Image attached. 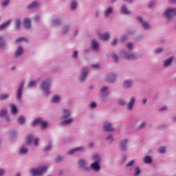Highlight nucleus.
Wrapping results in <instances>:
<instances>
[{"mask_svg":"<svg viewBox=\"0 0 176 176\" xmlns=\"http://www.w3.org/2000/svg\"><path fill=\"white\" fill-rule=\"evenodd\" d=\"M158 151L160 152V153H164V152H166V147H160Z\"/></svg>","mask_w":176,"mask_h":176,"instance_id":"nucleus-41","label":"nucleus"},{"mask_svg":"<svg viewBox=\"0 0 176 176\" xmlns=\"http://www.w3.org/2000/svg\"><path fill=\"white\" fill-rule=\"evenodd\" d=\"M71 115V113L67 109L63 110V119H67Z\"/></svg>","mask_w":176,"mask_h":176,"instance_id":"nucleus-25","label":"nucleus"},{"mask_svg":"<svg viewBox=\"0 0 176 176\" xmlns=\"http://www.w3.org/2000/svg\"><path fill=\"white\" fill-rule=\"evenodd\" d=\"M160 52H163V48H157L155 50V53H160Z\"/></svg>","mask_w":176,"mask_h":176,"instance_id":"nucleus-54","label":"nucleus"},{"mask_svg":"<svg viewBox=\"0 0 176 176\" xmlns=\"http://www.w3.org/2000/svg\"><path fill=\"white\" fill-rule=\"evenodd\" d=\"M93 159L95 161V163H100V155H94L93 156Z\"/></svg>","mask_w":176,"mask_h":176,"instance_id":"nucleus-32","label":"nucleus"},{"mask_svg":"<svg viewBox=\"0 0 176 176\" xmlns=\"http://www.w3.org/2000/svg\"><path fill=\"white\" fill-rule=\"evenodd\" d=\"M142 27L144 28V30H148V28H149V24L147 23V22H143Z\"/></svg>","mask_w":176,"mask_h":176,"instance_id":"nucleus-37","label":"nucleus"},{"mask_svg":"<svg viewBox=\"0 0 176 176\" xmlns=\"http://www.w3.org/2000/svg\"><path fill=\"white\" fill-rule=\"evenodd\" d=\"M28 152V149H27V148L24 147V146H21L20 148V153L23 154V153H27Z\"/></svg>","mask_w":176,"mask_h":176,"instance_id":"nucleus-33","label":"nucleus"},{"mask_svg":"<svg viewBox=\"0 0 176 176\" xmlns=\"http://www.w3.org/2000/svg\"><path fill=\"white\" fill-rule=\"evenodd\" d=\"M20 25H21V22L17 19L15 21V27L17 30L20 29Z\"/></svg>","mask_w":176,"mask_h":176,"instance_id":"nucleus-34","label":"nucleus"},{"mask_svg":"<svg viewBox=\"0 0 176 176\" xmlns=\"http://www.w3.org/2000/svg\"><path fill=\"white\" fill-rule=\"evenodd\" d=\"M108 90V87H104L100 89L101 93H104V91H107Z\"/></svg>","mask_w":176,"mask_h":176,"instance_id":"nucleus-49","label":"nucleus"},{"mask_svg":"<svg viewBox=\"0 0 176 176\" xmlns=\"http://www.w3.org/2000/svg\"><path fill=\"white\" fill-rule=\"evenodd\" d=\"M170 3H176V0H170Z\"/></svg>","mask_w":176,"mask_h":176,"instance_id":"nucleus-64","label":"nucleus"},{"mask_svg":"<svg viewBox=\"0 0 176 176\" xmlns=\"http://www.w3.org/2000/svg\"><path fill=\"white\" fill-rule=\"evenodd\" d=\"M73 57H74V58H76V57H78V51H74V52Z\"/></svg>","mask_w":176,"mask_h":176,"instance_id":"nucleus-55","label":"nucleus"},{"mask_svg":"<svg viewBox=\"0 0 176 176\" xmlns=\"http://www.w3.org/2000/svg\"><path fill=\"white\" fill-rule=\"evenodd\" d=\"M91 67H92V68L98 69V68H100V65H98V64L92 65Z\"/></svg>","mask_w":176,"mask_h":176,"instance_id":"nucleus-57","label":"nucleus"},{"mask_svg":"<svg viewBox=\"0 0 176 176\" xmlns=\"http://www.w3.org/2000/svg\"><path fill=\"white\" fill-rule=\"evenodd\" d=\"M96 107H97V104H96L94 102H93L90 105L91 108H96Z\"/></svg>","mask_w":176,"mask_h":176,"instance_id":"nucleus-53","label":"nucleus"},{"mask_svg":"<svg viewBox=\"0 0 176 176\" xmlns=\"http://www.w3.org/2000/svg\"><path fill=\"white\" fill-rule=\"evenodd\" d=\"M10 107H11V112L12 115H16V113H17V108L14 104H11Z\"/></svg>","mask_w":176,"mask_h":176,"instance_id":"nucleus-24","label":"nucleus"},{"mask_svg":"<svg viewBox=\"0 0 176 176\" xmlns=\"http://www.w3.org/2000/svg\"><path fill=\"white\" fill-rule=\"evenodd\" d=\"M25 38H16L15 42L16 43H20V42H23V41H25Z\"/></svg>","mask_w":176,"mask_h":176,"instance_id":"nucleus-46","label":"nucleus"},{"mask_svg":"<svg viewBox=\"0 0 176 176\" xmlns=\"http://www.w3.org/2000/svg\"><path fill=\"white\" fill-rule=\"evenodd\" d=\"M103 130L104 131H113V128H112V125L110 123L104 122L103 124Z\"/></svg>","mask_w":176,"mask_h":176,"instance_id":"nucleus-7","label":"nucleus"},{"mask_svg":"<svg viewBox=\"0 0 176 176\" xmlns=\"http://www.w3.org/2000/svg\"><path fill=\"white\" fill-rule=\"evenodd\" d=\"M124 54H125V57L127 60H133V58H135V55L131 54H127L126 52L124 51Z\"/></svg>","mask_w":176,"mask_h":176,"instance_id":"nucleus-19","label":"nucleus"},{"mask_svg":"<svg viewBox=\"0 0 176 176\" xmlns=\"http://www.w3.org/2000/svg\"><path fill=\"white\" fill-rule=\"evenodd\" d=\"M74 122V119L69 118L68 120H65V121L61 122L62 126H67V124H70V123H72Z\"/></svg>","mask_w":176,"mask_h":176,"instance_id":"nucleus-20","label":"nucleus"},{"mask_svg":"<svg viewBox=\"0 0 176 176\" xmlns=\"http://www.w3.org/2000/svg\"><path fill=\"white\" fill-rule=\"evenodd\" d=\"M50 83H52L50 80H45L41 84V89L45 91L47 96L50 94V91H49V89H50Z\"/></svg>","mask_w":176,"mask_h":176,"instance_id":"nucleus-3","label":"nucleus"},{"mask_svg":"<svg viewBox=\"0 0 176 176\" xmlns=\"http://www.w3.org/2000/svg\"><path fill=\"white\" fill-rule=\"evenodd\" d=\"M87 74H89V69H87L86 67H83L82 72V76L80 78V82H83V80H85L86 79V78L87 77Z\"/></svg>","mask_w":176,"mask_h":176,"instance_id":"nucleus-6","label":"nucleus"},{"mask_svg":"<svg viewBox=\"0 0 176 176\" xmlns=\"http://www.w3.org/2000/svg\"><path fill=\"white\" fill-rule=\"evenodd\" d=\"M126 41H127V37L124 36L121 38V42H126Z\"/></svg>","mask_w":176,"mask_h":176,"instance_id":"nucleus-59","label":"nucleus"},{"mask_svg":"<svg viewBox=\"0 0 176 176\" xmlns=\"http://www.w3.org/2000/svg\"><path fill=\"white\" fill-rule=\"evenodd\" d=\"M129 142V140L127 139H124L120 142V148L121 151H126V144Z\"/></svg>","mask_w":176,"mask_h":176,"instance_id":"nucleus-9","label":"nucleus"},{"mask_svg":"<svg viewBox=\"0 0 176 176\" xmlns=\"http://www.w3.org/2000/svg\"><path fill=\"white\" fill-rule=\"evenodd\" d=\"M119 105H125L126 101L123 100L122 99L119 100L118 101Z\"/></svg>","mask_w":176,"mask_h":176,"instance_id":"nucleus-45","label":"nucleus"},{"mask_svg":"<svg viewBox=\"0 0 176 176\" xmlns=\"http://www.w3.org/2000/svg\"><path fill=\"white\" fill-rule=\"evenodd\" d=\"M92 47L96 50V52H98L100 49V46L98 45V43L96 40L92 41Z\"/></svg>","mask_w":176,"mask_h":176,"instance_id":"nucleus-14","label":"nucleus"},{"mask_svg":"<svg viewBox=\"0 0 176 176\" xmlns=\"http://www.w3.org/2000/svg\"><path fill=\"white\" fill-rule=\"evenodd\" d=\"M35 85H36V81L33 80V81H30V82H29V84L28 85V86L29 87H32V86H35Z\"/></svg>","mask_w":176,"mask_h":176,"instance_id":"nucleus-38","label":"nucleus"},{"mask_svg":"<svg viewBox=\"0 0 176 176\" xmlns=\"http://www.w3.org/2000/svg\"><path fill=\"white\" fill-rule=\"evenodd\" d=\"M38 124H40L43 129L47 127V122L44 121L42 118L36 119L32 123V126H38Z\"/></svg>","mask_w":176,"mask_h":176,"instance_id":"nucleus-2","label":"nucleus"},{"mask_svg":"<svg viewBox=\"0 0 176 176\" xmlns=\"http://www.w3.org/2000/svg\"><path fill=\"white\" fill-rule=\"evenodd\" d=\"M111 13H112V8L109 7L107 9V10H106L105 12H104L105 17H108V16H109V14H111Z\"/></svg>","mask_w":176,"mask_h":176,"instance_id":"nucleus-28","label":"nucleus"},{"mask_svg":"<svg viewBox=\"0 0 176 176\" xmlns=\"http://www.w3.org/2000/svg\"><path fill=\"white\" fill-rule=\"evenodd\" d=\"M23 27L25 28H31V21L29 19H24Z\"/></svg>","mask_w":176,"mask_h":176,"instance_id":"nucleus-11","label":"nucleus"},{"mask_svg":"<svg viewBox=\"0 0 176 176\" xmlns=\"http://www.w3.org/2000/svg\"><path fill=\"white\" fill-rule=\"evenodd\" d=\"M79 167H85L86 166V162L84 160H80L78 161Z\"/></svg>","mask_w":176,"mask_h":176,"instance_id":"nucleus-27","label":"nucleus"},{"mask_svg":"<svg viewBox=\"0 0 176 176\" xmlns=\"http://www.w3.org/2000/svg\"><path fill=\"white\" fill-rule=\"evenodd\" d=\"M121 12L124 14H130V13H131V12H130V10H129L124 6L121 7Z\"/></svg>","mask_w":176,"mask_h":176,"instance_id":"nucleus-17","label":"nucleus"},{"mask_svg":"<svg viewBox=\"0 0 176 176\" xmlns=\"http://www.w3.org/2000/svg\"><path fill=\"white\" fill-rule=\"evenodd\" d=\"M10 24V20H9L7 23L0 25V30H3L8 27Z\"/></svg>","mask_w":176,"mask_h":176,"instance_id":"nucleus-30","label":"nucleus"},{"mask_svg":"<svg viewBox=\"0 0 176 176\" xmlns=\"http://www.w3.org/2000/svg\"><path fill=\"white\" fill-rule=\"evenodd\" d=\"M144 127H145V122L141 123V124L138 126V129L139 130H141V129H144Z\"/></svg>","mask_w":176,"mask_h":176,"instance_id":"nucleus-47","label":"nucleus"},{"mask_svg":"<svg viewBox=\"0 0 176 176\" xmlns=\"http://www.w3.org/2000/svg\"><path fill=\"white\" fill-rule=\"evenodd\" d=\"M106 140H111V141H112V135H109L107 136V138H106Z\"/></svg>","mask_w":176,"mask_h":176,"instance_id":"nucleus-60","label":"nucleus"},{"mask_svg":"<svg viewBox=\"0 0 176 176\" xmlns=\"http://www.w3.org/2000/svg\"><path fill=\"white\" fill-rule=\"evenodd\" d=\"M9 3V0H5L1 3L2 6H6Z\"/></svg>","mask_w":176,"mask_h":176,"instance_id":"nucleus-48","label":"nucleus"},{"mask_svg":"<svg viewBox=\"0 0 176 176\" xmlns=\"http://www.w3.org/2000/svg\"><path fill=\"white\" fill-rule=\"evenodd\" d=\"M171 63H173V57H170L169 58L164 60V67H168Z\"/></svg>","mask_w":176,"mask_h":176,"instance_id":"nucleus-15","label":"nucleus"},{"mask_svg":"<svg viewBox=\"0 0 176 176\" xmlns=\"http://www.w3.org/2000/svg\"><path fill=\"white\" fill-rule=\"evenodd\" d=\"M138 21H140V23H142V16H138Z\"/></svg>","mask_w":176,"mask_h":176,"instance_id":"nucleus-62","label":"nucleus"},{"mask_svg":"<svg viewBox=\"0 0 176 176\" xmlns=\"http://www.w3.org/2000/svg\"><path fill=\"white\" fill-rule=\"evenodd\" d=\"M115 80H116V76L115 74L107 76L106 78V82H109V83H112V82H115Z\"/></svg>","mask_w":176,"mask_h":176,"instance_id":"nucleus-10","label":"nucleus"},{"mask_svg":"<svg viewBox=\"0 0 176 176\" xmlns=\"http://www.w3.org/2000/svg\"><path fill=\"white\" fill-rule=\"evenodd\" d=\"M111 57L116 63H118V61H119V57H118L116 54L111 55Z\"/></svg>","mask_w":176,"mask_h":176,"instance_id":"nucleus-40","label":"nucleus"},{"mask_svg":"<svg viewBox=\"0 0 176 176\" xmlns=\"http://www.w3.org/2000/svg\"><path fill=\"white\" fill-rule=\"evenodd\" d=\"M52 149V144H49L45 148V151H50Z\"/></svg>","mask_w":176,"mask_h":176,"instance_id":"nucleus-56","label":"nucleus"},{"mask_svg":"<svg viewBox=\"0 0 176 176\" xmlns=\"http://www.w3.org/2000/svg\"><path fill=\"white\" fill-rule=\"evenodd\" d=\"M63 157H61L60 156H58L57 157L55 158V161L57 162H60V160H62Z\"/></svg>","mask_w":176,"mask_h":176,"instance_id":"nucleus-52","label":"nucleus"},{"mask_svg":"<svg viewBox=\"0 0 176 176\" xmlns=\"http://www.w3.org/2000/svg\"><path fill=\"white\" fill-rule=\"evenodd\" d=\"M99 36L102 41H108L109 39V33H105L103 35H99Z\"/></svg>","mask_w":176,"mask_h":176,"instance_id":"nucleus-21","label":"nucleus"},{"mask_svg":"<svg viewBox=\"0 0 176 176\" xmlns=\"http://www.w3.org/2000/svg\"><path fill=\"white\" fill-rule=\"evenodd\" d=\"M47 166H43L41 167H38L37 168H32L31 170V173L32 176H41V175H43V174H45V173H46V171H47Z\"/></svg>","mask_w":176,"mask_h":176,"instance_id":"nucleus-1","label":"nucleus"},{"mask_svg":"<svg viewBox=\"0 0 176 176\" xmlns=\"http://www.w3.org/2000/svg\"><path fill=\"white\" fill-rule=\"evenodd\" d=\"M76 1H72L71 3L72 10H74V9H76Z\"/></svg>","mask_w":176,"mask_h":176,"instance_id":"nucleus-39","label":"nucleus"},{"mask_svg":"<svg viewBox=\"0 0 176 176\" xmlns=\"http://www.w3.org/2000/svg\"><path fill=\"white\" fill-rule=\"evenodd\" d=\"M116 43H118V39L115 38L113 41V43H111L112 46H115V45H116Z\"/></svg>","mask_w":176,"mask_h":176,"instance_id":"nucleus-58","label":"nucleus"},{"mask_svg":"<svg viewBox=\"0 0 176 176\" xmlns=\"http://www.w3.org/2000/svg\"><path fill=\"white\" fill-rule=\"evenodd\" d=\"M131 85H132L131 80H126L124 82V89H129V87H131Z\"/></svg>","mask_w":176,"mask_h":176,"instance_id":"nucleus-16","label":"nucleus"},{"mask_svg":"<svg viewBox=\"0 0 176 176\" xmlns=\"http://www.w3.org/2000/svg\"><path fill=\"white\" fill-rule=\"evenodd\" d=\"M144 163H146L147 164H151L152 163V158L149 155H146L144 158Z\"/></svg>","mask_w":176,"mask_h":176,"instance_id":"nucleus-18","label":"nucleus"},{"mask_svg":"<svg viewBox=\"0 0 176 176\" xmlns=\"http://www.w3.org/2000/svg\"><path fill=\"white\" fill-rule=\"evenodd\" d=\"M164 16L167 17L168 20H171L173 16H176V9H168L164 12Z\"/></svg>","mask_w":176,"mask_h":176,"instance_id":"nucleus-4","label":"nucleus"},{"mask_svg":"<svg viewBox=\"0 0 176 176\" xmlns=\"http://www.w3.org/2000/svg\"><path fill=\"white\" fill-rule=\"evenodd\" d=\"M91 168L94 170V171H99L100 166V162H94L91 164Z\"/></svg>","mask_w":176,"mask_h":176,"instance_id":"nucleus-8","label":"nucleus"},{"mask_svg":"<svg viewBox=\"0 0 176 176\" xmlns=\"http://www.w3.org/2000/svg\"><path fill=\"white\" fill-rule=\"evenodd\" d=\"M34 140V136L30 135L28 136V141H27V143L28 145H30L31 144V142H32V140Z\"/></svg>","mask_w":176,"mask_h":176,"instance_id":"nucleus-31","label":"nucleus"},{"mask_svg":"<svg viewBox=\"0 0 176 176\" xmlns=\"http://www.w3.org/2000/svg\"><path fill=\"white\" fill-rule=\"evenodd\" d=\"M54 24H60V21H58V19H55L54 21Z\"/></svg>","mask_w":176,"mask_h":176,"instance_id":"nucleus-63","label":"nucleus"},{"mask_svg":"<svg viewBox=\"0 0 176 176\" xmlns=\"http://www.w3.org/2000/svg\"><path fill=\"white\" fill-rule=\"evenodd\" d=\"M52 102H58L60 101V96H54L52 98Z\"/></svg>","mask_w":176,"mask_h":176,"instance_id":"nucleus-29","label":"nucleus"},{"mask_svg":"<svg viewBox=\"0 0 176 176\" xmlns=\"http://www.w3.org/2000/svg\"><path fill=\"white\" fill-rule=\"evenodd\" d=\"M38 6H39V3H38V2L33 1L32 3H30L28 6V8L29 9H34V8H38Z\"/></svg>","mask_w":176,"mask_h":176,"instance_id":"nucleus-22","label":"nucleus"},{"mask_svg":"<svg viewBox=\"0 0 176 176\" xmlns=\"http://www.w3.org/2000/svg\"><path fill=\"white\" fill-rule=\"evenodd\" d=\"M23 86H24V82H21L19 85V88L16 93V100H21L23 96Z\"/></svg>","mask_w":176,"mask_h":176,"instance_id":"nucleus-5","label":"nucleus"},{"mask_svg":"<svg viewBox=\"0 0 176 176\" xmlns=\"http://www.w3.org/2000/svg\"><path fill=\"white\" fill-rule=\"evenodd\" d=\"M5 46V41L2 37H0V47Z\"/></svg>","mask_w":176,"mask_h":176,"instance_id":"nucleus-42","label":"nucleus"},{"mask_svg":"<svg viewBox=\"0 0 176 176\" xmlns=\"http://www.w3.org/2000/svg\"><path fill=\"white\" fill-rule=\"evenodd\" d=\"M134 160H131L127 164H126V167H131V166H133V164H134Z\"/></svg>","mask_w":176,"mask_h":176,"instance_id":"nucleus-44","label":"nucleus"},{"mask_svg":"<svg viewBox=\"0 0 176 176\" xmlns=\"http://www.w3.org/2000/svg\"><path fill=\"white\" fill-rule=\"evenodd\" d=\"M17 122L19 124H23V123H25V118L23 116H21L19 117Z\"/></svg>","mask_w":176,"mask_h":176,"instance_id":"nucleus-26","label":"nucleus"},{"mask_svg":"<svg viewBox=\"0 0 176 176\" xmlns=\"http://www.w3.org/2000/svg\"><path fill=\"white\" fill-rule=\"evenodd\" d=\"M6 98H9V95L8 94L0 95V100H6Z\"/></svg>","mask_w":176,"mask_h":176,"instance_id":"nucleus-35","label":"nucleus"},{"mask_svg":"<svg viewBox=\"0 0 176 176\" xmlns=\"http://www.w3.org/2000/svg\"><path fill=\"white\" fill-rule=\"evenodd\" d=\"M5 174V170L3 169H0V176Z\"/></svg>","mask_w":176,"mask_h":176,"instance_id":"nucleus-61","label":"nucleus"},{"mask_svg":"<svg viewBox=\"0 0 176 176\" xmlns=\"http://www.w3.org/2000/svg\"><path fill=\"white\" fill-rule=\"evenodd\" d=\"M6 113H7L6 109L1 110V112H0V118H2L3 116H6Z\"/></svg>","mask_w":176,"mask_h":176,"instance_id":"nucleus-36","label":"nucleus"},{"mask_svg":"<svg viewBox=\"0 0 176 176\" xmlns=\"http://www.w3.org/2000/svg\"><path fill=\"white\" fill-rule=\"evenodd\" d=\"M23 54V48L21 47H18L15 52L16 57H19V56H21Z\"/></svg>","mask_w":176,"mask_h":176,"instance_id":"nucleus-23","label":"nucleus"},{"mask_svg":"<svg viewBox=\"0 0 176 176\" xmlns=\"http://www.w3.org/2000/svg\"><path fill=\"white\" fill-rule=\"evenodd\" d=\"M134 102H135V99L132 98L127 104L128 109H133V107L134 106Z\"/></svg>","mask_w":176,"mask_h":176,"instance_id":"nucleus-12","label":"nucleus"},{"mask_svg":"<svg viewBox=\"0 0 176 176\" xmlns=\"http://www.w3.org/2000/svg\"><path fill=\"white\" fill-rule=\"evenodd\" d=\"M127 47H129V49L130 50H131V49H133V44L131 43H129L126 45Z\"/></svg>","mask_w":176,"mask_h":176,"instance_id":"nucleus-50","label":"nucleus"},{"mask_svg":"<svg viewBox=\"0 0 176 176\" xmlns=\"http://www.w3.org/2000/svg\"><path fill=\"white\" fill-rule=\"evenodd\" d=\"M83 151V147H82V146L76 147L74 149L70 150L68 152V153H69V155H72L73 153H75V152H78V151Z\"/></svg>","mask_w":176,"mask_h":176,"instance_id":"nucleus-13","label":"nucleus"},{"mask_svg":"<svg viewBox=\"0 0 176 176\" xmlns=\"http://www.w3.org/2000/svg\"><path fill=\"white\" fill-rule=\"evenodd\" d=\"M38 144H39V139H38V138L34 139L35 146H36V145H38Z\"/></svg>","mask_w":176,"mask_h":176,"instance_id":"nucleus-51","label":"nucleus"},{"mask_svg":"<svg viewBox=\"0 0 176 176\" xmlns=\"http://www.w3.org/2000/svg\"><path fill=\"white\" fill-rule=\"evenodd\" d=\"M141 173V170H140V168L136 167L135 168V175H139V174Z\"/></svg>","mask_w":176,"mask_h":176,"instance_id":"nucleus-43","label":"nucleus"}]
</instances>
